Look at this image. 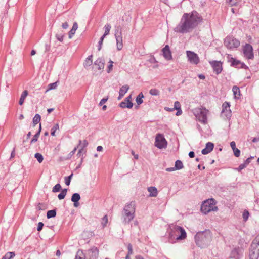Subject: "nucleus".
Masks as SVG:
<instances>
[{
    "mask_svg": "<svg viewBox=\"0 0 259 259\" xmlns=\"http://www.w3.org/2000/svg\"><path fill=\"white\" fill-rule=\"evenodd\" d=\"M75 259H85V256L82 250H78L75 255Z\"/></svg>",
    "mask_w": 259,
    "mask_h": 259,
    "instance_id": "nucleus-34",
    "label": "nucleus"
},
{
    "mask_svg": "<svg viewBox=\"0 0 259 259\" xmlns=\"http://www.w3.org/2000/svg\"><path fill=\"white\" fill-rule=\"evenodd\" d=\"M230 146H231V148L232 149V150H234V149L237 148L236 147V144L234 141H232L230 143Z\"/></svg>",
    "mask_w": 259,
    "mask_h": 259,
    "instance_id": "nucleus-57",
    "label": "nucleus"
},
{
    "mask_svg": "<svg viewBox=\"0 0 259 259\" xmlns=\"http://www.w3.org/2000/svg\"><path fill=\"white\" fill-rule=\"evenodd\" d=\"M232 91L235 98H239L240 94V91L239 88L237 86H233L232 88Z\"/></svg>",
    "mask_w": 259,
    "mask_h": 259,
    "instance_id": "nucleus-25",
    "label": "nucleus"
},
{
    "mask_svg": "<svg viewBox=\"0 0 259 259\" xmlns=\"http://www.w3.org/2000/svg\"><path fill=\"white\" fill-rule=\"evenodd\" d=\"M67 189H63L61 193L58 195V198L60 200H62L64 199L66 195L67 194Z\"/></svg>",
    "mask_w": 259,
    "mask_h": 259,
    "instance_id": "nucleus-33",
    "label": "nucleus"
},
{
    "mask_svg": "<svg viewBox=\"0 0 259 259\" xmlns=\"http://www.w3.org/2000/svg\"><path fill=\"white\" fill-rule=\"evenodd\" d=\"M135 212V205L134 202L125 205L122 212L123 222L125 224L130 223L134 218Z\"/></svg>",
    "mask_w": 259,
    "mask_h": 259,
    "instance_id": "nucleus-4",
    "label": "nucleus"
},
{
    "mask_svg": "<svg viewBox=\"0 0 259 259\" xmlns=\"http://www.w3.org/2000/svg\"><path fill=\"white\" fill-rule=\"evenodd\" d=\"M34 157L35 158L37 159V160L39 163H41L42 162L44 158H43L42 154H41L40 153H35L34 155Z\"/></svg>",
    "mask_w": 259,
    "mask_h": 259,
    "instance_id": "nucleus-40",
    "label": "nucleus"
},
{
    "mask_svg": "<svg viewBox=\"0 0 259 259\" xmlns=\"http://www.w3.org/2000/svg\"><path fill=\"white\" fill-rule=\"evenodd\" d=\"M208 110L205 108H198L194 110L193 113L196 119L203 124L207 123Z\"/></svg>",
    "mask_w": 259,
    "mask_h": 259,
    "instance_id": "nucleus-6",
    "label": "nucleus"
},
{
    "mask_svg": "<svg viewBox=\"0 0 259 259\" xmlns=\"http://www.w3.org/2000/svg\"><path fill=\"white\" fill-rule=\"evenodd\" d=\"M115 36L116 40L117 50H121L123 48V40L121 28L120 26L115 27Z\"/></svg>",
    "mask_w": 259,
    "mask_h": 259,
    "instance_id": "nucleus-7",
    "label": "nucleus"
},
{
    "mask_svg": "<svg viewBox=\"0 0 259 259\" xmlns=\"http://www.w3.org/2000/svg\"><path fill=\"white\" fill-rule=\"evenodd\" d=\"M40 119H41L40 115L38 114H36L34 116V117L33 119V123L34 125H35L36 124L40 122Z\"/></svg>",
    "mask_w": 259,
    "mask_h": 259,
    "instance_id": "nucleus-36",
    "label": "nucleus"
},
{
    "mask_svg": "<svg viewBox=\"0 0 259 259\" xmlns=\"http://www.w3.org/2000/svg\"><path fill=\"white\" fill-rule=\"evenodd\" d=\"M183 168V164L182 161L180 160H177L175 162V169L176 170H180Z\"/></svg>",
    "mask_w": 259,
    "mask_h": 259,
    "instance_id": "nucleus-28",
    "label": "nucleus"
},
{
    "mask_svg": "<svg viewBox=\"0 0 259 259\" xmlns=\"http://www.w3.org/2000/svg\"><path fill=\"white\" fill-rule=\"evenodd\" d=\"M110 64L108 66L107 72L109 73L112 70L113 62L111 60L109 61Z\"/></svg>",
    "mask_w": 259,
    "mask_h": 259,
    "instance_id": "nucleus-50",
    "label": "nucleus"
},
{
    "mask_svg": "<svg viewBox=\"0 0 259 259\" xmlns=\"http://www.w3.org/2000/svg\"><path fill=\"white\" fill-rule=\"evenodd\" d=\"M231 65L233 66L239 67L238 66L241 64V68H244L245 67H246V66L244 63H241L240 61L239 60H236L233 58H231Z\"/></svg>",
    "mask_w": 259,
    "mask_h": 259,
    "instance_id": "nucleus-22",
    "label": "nucleus"
},
{
    "mask_svg": "<svg viewBox=\"0 0 259 259\" xmlns=\"http://www.w3.org/2000/svg\"><path fill=\"white\" fill-rule=\"evenodd\" d=\"M234 155L238 157L240 156V151L238 148H235L234 150H233Z\"/></svg>",
    "mask_w": 259,
    "mask_h": 259,
    "instance_id": "nucleus-49",
    "label": "nucleus"
},
{
    "mask_svg": "<svg viewBox=\"0 0 259 259\" xmlns=\"http://www.w3.org/2000/svg\"><path fill=\"white\" fill-rule=\"evenodd\" d=\"M155 146L159 149L166 148L167 146V141L161 134H158L156 135L155 138Z\"/></svg>",
    "mask_w": 259,
    "mask_h": 259,
    "instance_id": "nucleus-9",
    "label": "nucleus"
},
{
    "mask_svg": "<svg viewBox=\"0 0 259 259\" xmlns=\"http://www.w3.org/2000/svg\"><path fill=\"white\" fill-rule=\"evenodd\" d=\"M209 63L213 68L214 72H215L217 74H219L221 72L223 68L222 63L221 61H210Z\"/></svg>",
    "mask_w": 259,
    "mask_h": 259,
    "instance_id": "nucleus-13",
    "label": "nucleus"
},
{
    "mask_svg": "<svg viewBox=\"0 0 259 259\" xmlns=\"http://www.w3.org/2000/svg\"><path fill=\"white\" fill-rule=\"evenodd\" d=\"M252 248L258 247L259 246V235H258L253 240L251 244Z\"/></svg>",
    "mask_w": 259,
    "mask_h": 259,
    "instance_id": "nucleus-29",
    "label": "nucleus"
},
{
    "mask_svg": "<svg viewBox=\"0 0 259 259\" xmlns=\"http://www.w3.org/2000/svg\"><path fill=\"white\" fill-rule=\"evenodd\" d=\"M181 108V105L179 102L176 101L174 103V110L179 109Z\"/></svg>",
    "mask_w": 259,
    "mask_h": 259,
    "instance_id": "nucleus-53",
    "label": "nucleus"
},
{
    "mask_svg": "<svg viewBox=\"0 0 259 259\" xmlns=\"http://www.w3.org/2000/svg\"><path fill=\"white\" fill-rule=\"evenodd\" d=\"M73 174L72 173L70 176L68 177H66L65 178V183L66 185L68 186L70 185L71 179L72 177Z\"/></svg>",
    "mask_w": 259,
    "mask_h": 259,
    "instance_id": "nucleus-46",
    "label": "nucleus"
},
{
    "mask_svg": "<svg viewBox=\"0 0 259 259\" xmlns=\"http://www.w3.org/2000/svg\"><path fill=\"white\" fill-rule=\"evenodd\" d=\"M56 215V211L55 209L50 210L48 211L47 213V217L48 219L54 218Z\"/></svg>",
    "mask_w": 259,
    "mask_h": 259,
    "instance_id": "nucleus-31",
    "label": "nucleus"
},
{
    "mask_svg": "<svg viewBox=\"0 0 259 259\" xmlns=\"http://www.w3.org/2000/svg\"><path fill=\"white\" fill-rule=\"evenodd\" d=\"M232 112L230 110V104L229 102H225L222 105V110L221 115L226 117L227 119H230L231 117Z\"/></svg>",
    "mask_w": 259,
    "mask_h": 259,
    "instance_id": "nucleus-10",
    "label": "nucleus"
},
{
    "mask_svg": "<svg viewBox=\"0 0 259 259\" xmlns=\"http://www.w3.org/2000/svg\"><path fill=\"white\" fill-rule=\"evenodd\" d=\"M253 158V157H250L249 158H248L245 161V162H244V163H242V164H241L239 167L237 168V169L238 170V171H241V170H242L243 169H244L245 167H246L247 166V165L248 164H249V163H250L251 162V160Z\"/></svg>",
    "mask_w": 259,
    "mask_h": 259,
    "instance_id": "nucleus-20",
    "label": "nucleus"
},
{
    "mask_svg": "<svg viewBox=\"0 0 259 259\" xmlns=\"http://www.w3.org/2000/svg\"><path fill=\"white\" fill-rule=\"evenodd\" d=\"M28 94V91L25 90L23 92V93H22V94L21 95V97H20V98L19 100V104L20 105H22L23 104L24 100H25L26 97L27 96Z\"/></svg>",
    "mask_w": 259,
    "mask_h": 259,
    "instance_id": "nucleus-23",
    "label": "nucleus"
},
{
    "mask_svg": "<svg viewBox=\"0 0 259 259\" xmlns=\"http://www.w3.org/2000/svg\"><path fill=\"white\" fill-rule=\"evenodd\" d=\"M108 100V98H103L100 102L99 103V105L100 106H102V105H103L104 103H105L106 102V101H107Z\"/></svg>",
    "mask_w": 259,
    "mask_h": 259,
    "instance_id": "nucleus-56",
    "label": "nucleus"
},
{
    "mask_svg": "<svg viewBox=\"0 0 259 259\" xmlns=\"http://www.w3.org/2000/svg\"><path fill=\"white\" fill-rule=\"evenodd\" d=\"M163 55L165 59L167 60H170L172 59L171 53L169 49L168 45H166L162 49Z\"/></svg>",
    "mask_w": 259,
    "mask_h": 259,
    "instance_id": "nucleus-16",
    "label": "nucleus"
},
{
    "mask_svg": "<svg viewBox=\"0 0 259 259\" xmlns=\"http://www.w3.org/2000/svg\"><path fill=\"white\" fill-rule=\"evenodd\" d=\"M41 124H40L39 125V130H38V131L37 132V133L34 136V137L33 138V139L31 140V143H35L38 140V137H39V135H40V132H41Z\"/></svg>",
    "mask_w": 259,
    "mask_h": 259,
    "instance_id": "nucleus-26",
    "label": "nucleus"
},
{
    "mask_svg": "<svg viewBox=\"0 0 259 259\" xmlns=\"http://www.w3.org/2000/svg\"><path fill=\"white\" fill-rule=\"evenodd\" d=\"M170 230L169 234V242L173 243L176 240H183L186 238L187 234L183 228L177 225H172Z\"/></svg>",
    "mask_w": 259,
    "mask_h": 259,
    "instance_id": "nucleus-3",
    "label": "nucleus"
},
{
    "mask_svg": "<svg viewBox=\"0 0 259 259\" xmlns=\"http://www.w3.org/2000/svg\"><path fill=\"white\" fill-rule=\"evenodd\" d=\"M127 102L125 101V99L124 101L121 102L119 106L122 108H127Z\"/></svg>",
    "mask_w": 259,
    "mask_h": 259,
    "instance_id": "nucleus-54",
    "label": "nucleus"
},
{
    "mask_svg": "<svg viewBox=\"0 0 259 259\" xmlns=\"http://www.w3.org/2000/svg\"><path fill=\"white\" fill-rule=\"evenodd\" d=\"M64 37V33H57L56 34V38L60 42H62L63 41Z\"/></svg>",
    "mask_w": 259,
    "mask_h": 259,
    "instance_id": "nucleus-45",
    "label": "nucleus"
},
{
    "mask_svg": "<svg viewBox=\"0 0 259 259\" xmlns=\"http://www.w3.org/2000/svg\"><path fill=\"white\" fill-rule=\"evenodd\" d=\"M176 170V169H175V167H170V168H167L166 169V171H168V172L173 171H175Z\"/></svg>",
    "mask_w": 259,
    "mask_h": 259,
    "instance_id": "nucleus-64",
    "label": "nucleus"
},
{
    "mask_svg": "<svg viewBox=\"0 0 259 259\" xmlns=\"http://www.w3.org/2000/svg\"><path fill=\"white\" fill-rule=\"evenodd\" d=\"M62 27L63 29H67L68 27V24L67 22L63 23L62 25Z\"/></svg>",
    "mask_w": 259,
    "mask_h": 259,
    "instance_id": "nucleus-58",
    "label": "nucleus"
},
{
    "mask_svg": "<svg viewBox=\"0 0 259 259\" xmlns=\"http://www.w3.org/2000/svg\"><path fill=\"white\" fill-rule=\"evenodd\" d=\"M176 110H177V113H176V115L177 116H179V115H181V114H182V110H181V108H180V109H176Z\"/></svg>",
    "mask_w": 259,
    "mask_h": 259,
    "instance_id": "nucleus-63",
    "label": "nucleus"
},
{
    "mask_svg": "<svg viewBox=\"0 0 259 259\" xmlns=\"http://www.w3.org/2000/svg\"><path fill=\"white\" fill-rule=\"evenodd\" d=\"M104 60L100 58L97 59L94 63V66H95L99 70H102L104 69Z\"/></svg>",
    "mask_w": 259,
    "mask_h": 259,
    "instance_id": "nucleus-18",
    "label": "nucleus"
},
{
    "mask_svg": "<svg viewBox=\"0 0 259 259\" xmlns=\"http://www.w3.org/2000/svg\"><path fill=\"white\" fill-rule=\"evenodd\" d=\"M159 93V91L156 89H152L149 91L150 94L152 96H158Z\"/></svg>",
    "mask_w": 259,
    "mask_h": 259,
    "instance_id": "nucleus-43",
    "label": "nucleus"
},
{
    "mask_svg": "<svg viewBox=\"0 0 259 259\" xmlns=\"http://www.w3.org/2000/svg\"><path fill=\"white\" fill-rule=\"evenodd\" d=\"M127 249H128V254H127L132 255L133 254V252L132 245L131 244H128Z\"/></svg>",
    "mask_w": 259,
    "mask_h": 259,
    "instance_id": "nucleus-52",
    "label": "nucleus"
},
{
    "mask_svg": "<svg viewBox=\"0 0 259 259\" xmlns=\"http://www.w3.org/2000/svg\"><path fill=\"white\" fill-rule=\"evenodd\" d=\"M241 250L239 248H234L230 254V258L234 259H240L242 256Z\"/></svg>",
    "mask_w": 259,
    "mask_h": 259,
    "instance_id": "nucleus-15",
    "label": "nucleus"
},
{
    "mask_svg": "<svg viewBox=\"0 0 259 259\" xmlns=\"http://www.w3.org/2000/svg\"><path fill=\"white\" fill-rule=\"evenodd\" d=\"M57 86H58V81H56V82L52 83H50L48 86V89L46 91V92H47L48 91L53 90V89H55L57 87Z\"/></svg>",
    "mask_w": 259,
    "mask_h": 259,
    "instance_id": "nucleus-37",
    "label": "nucleus"
},
{
    "mask_svg": "<svg viewBox=\"0 0 259 259\" xmlns=\"http://www.w3.org/2000/svg\"><path fill=\"white\" fill-rule=\"evenodd\" d=\"M148 191L149 192L150 197H156L157 195L158 192L155 187H150L148 188Z\"/></svg>",
    "mask_w": 259,
    "mask_h": 259,
    "instance_id": "nucleus-21",
    "label": "nucleus"
},
{
    "mask_svg": "<svg viewBox=\"0 0 259 259\" xmlns=\"http://www.w3.org/2000/svg\"><path fill=\"white\" fill-rule=\"evenodd\" d=\"M130 87L128 85L126 84L123 85L122 87L120 88L119 93H120L124 95L128 91Z\"/></svg>",
    "mask_w": 259,
    "mask_h": 259,
    "instance_id": "nucleus-30",
    "label": "nucleus"
},
{
    "mask_svg": "<svg viewBox=\"0 0 259 259\" xmlns=\"http://www.w3.org/2000/svg\"><path fill=\"white\" fill-rule=\"evenodd\" d=\"M92 57L93 55H91L89 56L85 60V62L84 63V66L85 67H87L89 66H90L92 63H93V60H92Z\"/></svg>",
    "mask_w": 259,
    "mask_h": 259,
    "instance_id": "nucleus-24",
    "label": "nucleus"
},
{
    "mask_svg": "<svg viewBox=\"0 0 259 259\" xmlns=\"http://www.w3.org/2000/svg\"><path fill=\"white\" fill-rule=\"evenodd\" d=\"M214 148V144L211 142H208L206 144V147L204 149H203L201 152L202 154L206 155L210 153L211 151H212Z\"/></svg>",
    "mask_w": 259,
    "mask_h": 259,
    "instance_id": "nucleus-17",
    "label": "nucleus"
},
{
    "mask_svg": "<svg viewBox=\"0 0 259 259\" xmlns=\"http://www.w3.org/2000/svg\"><path fill=\"white\" fill-rule=\"evenodd\" d=\"M59 130V124H56L51 130V135L53 136H55V132Z\"/></svg>",
    "mask_w": 259,
    "mask_h": 259,
    "instance_id": "nucleus-41",
    "label": "nucleus"
},
{
    "mask_svg": "<svg viewBox=\"0 0 259 259\" xmlns=\"http://www.w3.org/2000/svg\"><path fill=\"white\" fill-rule=\"evenodd\" d=\"M243 53L245 57L248 59H252L254 58L253 48L249 44H246L243 47Z\"/></svg>",
    "mask_w": 259,
    "mask_h": 259,
    "instance_id": "nucleus-11",
    "label": "nucleus"
},
{
    "mask_svg": "<svg viewBox=\"0 0 259 259\" xmlns=\"http://www.w3.org/2000/svg\"><path fill=\"white\" fill-rule=\"evenodd\" d=\"M249 256L250 259H258L259 256V249L257 247L253 248L251 245Z\"/></svg>",
    "mask_w": 259,
    "mask_h": 259,
    "instance_id": "nucleus-14",
    "label": "nucleus"
},
{
    "mask_svg": "<svg viewBox=\"0 0 259 259\" xmlns=\"http://www.w3.org/2000/svg\"><path fill=\"white\" fill-rule=\"evenodd\" d=\"M243 218L244 221H246L249 217V212L248 211H244L242 214Z\"/></svg>",
    "mask_w": 259,
    "mask_h": 259,
    "instance_id": "nucleus-51",
    "label": "nucleus"
},
{
    "mask_svg": "<svg viewBox=\"0 0 259 259\" xmlns=\"http://www.w3.org/2000/svg\"><path fill=\"white\" fill-rule=\"evenodd\" d=\"M78 28V24L77 22H75L73 24L72 29L76 31Z\"/></svg>",
    "mask_w": 259,
    "mask_h": 259,
    "instance_id": "nucleus-59",
    "label": "nucleus"
},
{
    "mask_svg": "<svg viewBox=\"0 0 259 259\" xmlns=\"http://www.w3.org/2000/svg\"><path fill=\"white\" fill-rule=\"evenodd\" d=\"M216 202L213 198L207 199L204 201L201 207V211L206 214L209 212L217 211L218 210V207L215 206Z\"/></svg>",
    "mask_w": 259,
    "mask_h": 259,
    "instance_id": "nucleus-5",
    "label": "nucleus"
},
{
    "mask_svg": "<svg viewBox=\"0 0 259 259\" xmlns=\"http://www.w3.org/2000/svg\"><path fill=\"white\" fill-rule=\"evenodd\" d=\"M108 223V217L107 215H105L102 219L101 224L103 227H105Z\"/></svg>",
    "mask_w": 259,
    "mask_h": 259,
    "instance_id": "nucleus-44",
    "label": "nucleus"
},
{
    "mask_svg": "<svg viewBox=\"0 0 259 259\" xmlns=\"http://www.w3.org/2000/svg\"><path fill=\"white\" fill-rule=\"evenodd\" d=\"M61 189V186L60 184H57L55 185L53 189H52V192L54 193L58 192L60 191Z\"/></svg>",
    "mask_w": 259,
    "mask_h": 259,
    "instance_id": "nucleus-42",
    "label": "nucleus"
},
{
    "mask_svg": "<svg viewBox=\"0 0 259 259\" xmlns=\"http://www.w3.org/2000/svg\"><path fill=\"white\" fill-rule=\"evenodd\" d=\"M224 45L227 48L232 49L238 47L240 41L236 38L229 36L225 39Z\"/></svg>",
    "mask_w": 259,
    "mask_h": 259,
    "instance_id": "nucleus-8",
    "label": "nucleus"
},
{
    "mask_svg": "<svg viewBox=\"0 0 259 259\" xmlns=\"http://www.w3.org/2000/svg\"><path fill=\"white\" fill-rule=\"evenodd\" d=\"M188 155L190 158H194L195 157V153L193 151H190Z\"/></svg>",
    "mask_w": 259,
    "mask_h": 259,
    "instance_id": "nucleus-62",
    "label": "nucleus"
},
{
    "mask_svg": "<svg viewBox=\"0 0 259 259\" xmlns=\"http://www.w3.org/2000/svg\"><path fill=\"white\" fill-rule=\"evenodd\" d=\"M15 255L14 252H7L2 258V259H11L13 258Z\"/></svg>",
    "mask_w": 259,
    "mask_h": 259,
    "instance_id": "nucleus-32",
    "label": "nucleus"
},
{
    "mask_svg": "<svg viewBox=\"0 0 259 259\" xmlns=\"http://www.w3.org/2000/svg\"><path fill=\"white\" fill-rule=\"evenodd\" d=\"M111 28V25L109 24H106L105 25V26H104L105 32H104V34L103 35V37H105L106 35H107L109 34Z\"/></svg>",
    "mask_w": 259,
    "mask_h": 259,
    "instance_id": "nucleus-35",
    "label": "nucleus"
},
{
    "mask_svg": "<svg viewBox=\"0 0 259 259\" xmlns=\"http://www.w3.org/2000/svg\"><path fill=\"white\" fill-rule=\"evenodd\" d=\"M44 225L42 222H39L38 224V226H37V231H40L42 229Z\"/></svg>",
    "mask_w": 259,
    "mask_h": 259,
    "instance_id": "nucleus-55",
    "label": "nucleus"
},
{
    "mask_svg": "<svg viewBox=\"0 0 259 259\" xmlns=\"http://www.w3.org/2000/svg\"><path fill=\"white\" fill-rule=\"evenodd\" d=\"M15 156V149L14 148L11 152L10 159L14 158Z\"/></svg>",
    "mask_w": 259,
    "mask_h": 259,
    "instance_id": "nucleus-60",
    "label": "nucleus"
},
{
    "mask_svg": "<svg viewBox=\"0 0 259 259\" xmlns=\"http://www.w3.org/2000/svg\"><path fill=\"white\" fill-rule=\"evenodd\" d=\"M131 99H132L131 95L128 96L127 97H126L125 99V101L127 102V106H127V108H131L133 106V104L131 102Z\"/></svg>",
    "mask_w": 259,
    "mask_h": 259,
    "instance_id": "nucleus-38",
    "label": "nucleus"
},
{
    "mask_svg": "<svg viewBox=\"0 0 259 259\" xmlns=\"http://www.w3.org/2000/svg\"><path fill=\"white\" fill-rule=\"evenodd\" d=\"M143 98L144 95L142 92L139 93V95L137 96L136 101L138 105L141 104L143 102V100L142 99Z\"/></svg>",
    "mask_w": 259,
    "mask_h": 259,
    "instance_id": "nucleus-27",
    "label": "nucleus"
},
{
    "mask_svg": "<svg viewBox=\"0 0 259 259\" xmlns=\"http://www.w3.org/2000/svg\"><path fill=\"white\" fill-rule=\"evenodd\" d=\"M202 17L196 11L184 13L179 24L174 28L176 32L186 33L191 31L202 21Z\"/></svg>",
    "mask_w": 259,
    "mask_h": 259,
    "instance_id": "nucleus-1",
    "label": "nucleus"
},
{
    "mask_svg": "<svg viewBox=\"0 0 259 259\" xmlns=\"http://www.w3.org/2000/svg\"><path fill=\"white\" fill-rule=\"evenodd\" d=\"M211 241V235L209 231L200 232L195 236L196 245L201 248L207 247Z\"/></svg>",
    "mask_w": 259,
    "mask_h": 259,
    "instance_id": "nucleus-2",
    "label": "nucleus"
},
{
    "mask_svg": "<svg viewBox=\"0 0 259 259\" xmlns=\"http://www.w3.org/2000/svg\"><path fill=\"white\" fill-rule=\"evenodd\" d=\"M75 32H76V30H73L72 29H71L69 33H68V37L69 39H71L72 38L73 36L74 35V34L75 33Z\"/></svg>",
    "mask_w": 259,
    "mask_h": 259,
    "instance_id": "nucleus-48",
    "label": "nucleus"
},
{
    "mask_svg": "<svg viewBox=\"0 0 259 259\" xmlns=\"http://www.w3.org/2000/svg\"><path fill=\"white\" fill-rule=\"evenodd\" d=\"M80 199V196L78 193H74L71 198V201L74 202L73 205L77 207L79 206L78 201Z\"/></svg>",
    "mask_w": 259,
    "mask_h": 259,
    "instance_id": "nucleus-19",
    "label": "nucleus"
},
{
    "mask_svg": "<svg viewBox=\"0 0 259 259\" xmlns=\"http://www.w3.org/2000/svg\"><path fill=\"white\" fill-rule=\"evenodd\" d=\"M77 149V147L74 148V149L69 154V156L71 157L74 154Z\"/></svg>",
    "mask_w": 259,
    "mask_h": 259,
    "instance_id": "nucleus-61",
    "label": "nucleus"
},
{
    "mask_svg": "<svg viewBox=\"0 0 259 259\" xmlns=\"http://www.w3.org/2000/svg\"><path fill=\"white\" fill-rule=\"evenodd\" d=\"M228 3L231 6L236 5L239 2L238 0H228Z\"/></svg>",
    "mask_w": 259,
    "mask_h": 259,
    "instance_id": "nucleus-47",
    "label": "nucleus"
},
{
    "mask_svg": "<svg viewBox=\"0 0 259 259\" xmlns=\"http://www.w3.org/2000/svg\"><path fill=\"white\" fill-rule=\"evenodd\" d=\"M79 143L78 146H80L82 149H83V148L86 147L88 145V142L86 140H84L82 142L79 140Z\"/></svg>",
    "mask_w": 259,
    "mask_h": 259,
    "instance_id": "nucleus-39",
    "label": "nucleus"
},
{
    "mask_svg": "<svg viewBox=\"0 0 259 259\" xmlns=\"http://www.w3.org/2000/svg\"><path fill=\"white\" fill-rule=\"evenodd\" d=\"M188 60L191 64L197 65L199 62V58L197 54L190 51L186 52Z\"/></svg>",
    "mask_w": 259,
    "mask_h": 259,
    "instance_id": "nucleus-12",
    "label": "nucleus"
}]
</instances>
